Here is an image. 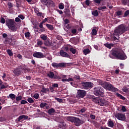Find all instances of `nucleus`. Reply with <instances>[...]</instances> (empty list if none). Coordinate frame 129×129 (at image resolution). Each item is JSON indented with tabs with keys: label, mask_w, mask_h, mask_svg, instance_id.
<instances>
[{
	"label": "nucleus",
	"mask_w": 129,
	"mask_h": 129,
	"mask_svg": "<svg viewBox=\"0 0 129 129\" xmlns=\"http://www.w3.org/2000/svg\"><path fill=\"white\" fill-rule=\"evenodd\" d=\"M15 22L16 23H19V22H21V19L19 18V17H16L15 18Z\"/></svg>",
	"instance_id": "69168bd1"
},
{
	"label": "nucleus",
	"mask_w": 129,
	"mask_h": 129,
	"mask_svg": "<svg viewBox=\"0 0 129 129\" xmlns=\"http://www.w3.org/2000/svg\"><path fill=\"white\" fill-rule=\"evenodd\" d=\"M128 15H129V10H126L124 13L123 17L126 18V17L128 16Z\"/></svg>",
	"instance_id": "ea45409f"
},
{
	"label": "nucleus",
	"mask_w": 129,
	"mask_h": 129,
	"mask_svg": "<svg viewBox=\"0 0 129 129\" xmlns=\"http://www.w3.org/2000/svg\"><path fill=\"white\" fill-rule=\"evenodd\" d=\"M46 103H41L40 106L41 108L45 107L46 106Z\"/></svg>",
	"instance_id": "49530a36"
},
{
	"label": "nucleus",
	"mask_w": 129,
	"mask_h": 129,
	"mask_svg": "<svg viewBox=\"0 0 129 129\" xmlns=\"http://www.w3.org/2000/svg\"><path fill=\"white\" fill-rule=\"evenodd\" d=\"M90 118H91V119L95 120L96 118V116L94 114H91L90 115Z\"/></svg>",
	"instance_id": "864d4df0"
},
{
	"label": "nucleus",
	"mask_w": 129,
	"mask_h": 129,
	"mask_svg": "<svg viewBox=\"0 0 129 129\" xmlns=\"http://www.w3.org/2000/svg\"><path fill=\"white\" fill-rule=\"evenodd\" d=\"M104 94L103 88L101 87H96L94 88V94L96 96H101Z\"/></svg>",
	"instance_id": "423d86ee"
},
{
	"label": "nucleus",
	"mask_w": 129,
	"mask_h": 129,
	"mask_svg": "<svg viewBox=\"0 0 129 129\" xmlns=\"http://www.w3.org/2000/svg\"><path fill=\"white\" fill-rule=\"evenodd\" d=\"M115 117L117 118V119L119 120L124 121L126 119L125 114H122L120 113H116L115 115Z\"/></svg>",
	"instance_id": "1a4fd4ad"
},
{
	"label": "nucleus",
	"mask_w": 129,
	"mask_h": 129,
	"mask_svg": "<svg viewBox=\"0 0 129 129\" xmlns=\"http://www.w3.org/2000/svg\"><path fill=\"white\" fill-rule=\"evenodd\" d=\"M82 85L84 87V89H87L92 87L93 84L89 82H82Z\"/></svg>",
	"instance_id": "9b49d317"
},
{
	"label": "nucleus",
	"mask_w": 129,
	"mask_h": 129,
	"mask_svg": "<svg viewBox=\"0 0 129 129\" xmlns=\"http://www.w3.org/2000/svg\"><path fill=\"white\" fill-rule=\"evenodd\" d=\"M0 23L2 24H5L6 23V19L4 17H2L1 18Z\"/></svg>",
	"instance_id": "79ce46f5"
},
{
	"label": "nucleus",
	"mask_w": 129,
	"mask_h": 129,
	"mask_svg": "<svg viewBox=\"0 0 129 129\" xmlns=\"http://www.w3.org/2000/svg\"><path fill=\"white\" fill-rule=\"evenodd\" d=\"M74 80L72 78L62 79L61 81H73Z\"/></svg>",
	"instance_id": "e433bc0d"
},
{
	"label": "nucleus",
	"mask_w": 129,
	"mask_h": 129,
	"mask_svg": "<svg viewBox=\"0 0 129 129\" xmlns=\"http://www.w3.org/2000/svg\"><path fill=\"white\" fill-rule=\"evenodd\" d=\"M54 100H56L57 102H59L60 103L62 102V99L59 98H54Z\"/></svg>",
	"instance_id": "c03bdc74"
},
{
	"label": "nucleus",
	"mask_w": 129,
	"mask_h": 129,
	"mask_svg": "<svg viewBox=\"0 0 129 129\" xmlns=\"http://www.w3.org/2000/svg\"><path fill=\"white\" fill-rule=\"evenodd\" d=\"M51 66L54 68H65L66 67V63L64 62H53L51 63Z\"/></svg>",
	"instance_id": "0eeeda50"
},
{
	"label": "nucleus",
	"mask_w": 129,
	"mask_h": 129,
	"mask_svg": "<svg viewBox=\"0 0 129 129\" xmlns=\"http://www.w3.org/2000/svg\"><path fill=\"white\" fill-rule=\"evenodd\" d=\"M59 125L60 126V128L64 129L66 128V126L67 125V124L65 123V122L63 121V122L60 123Z\"/></svg>",
	"instance_id": "b1692460"
},
{
	"label": "nucleus",
	"mask_w": 129,
	"mask_h": 129,
	"mask_svg": "<svg viewBox=\"0 0 129 129\" xmlns=\"http://www.w3.org/2000/svg\"><path fill=\"white\" fill-rule=\"evenodd\" d=\"M70 51L72 53V54H75L76 53V49L74 48H71Z\"/></svg>",
	"instance_id": "58836bf2"
},
{
	"label": "nucleus",
	"mask_w": 129,
	"mask_h": 129,
	"mask_svg": "<svg viewBox=\"0 0 129 129\" xmlns=\"http://www.w3.org/2000/svg\"><path fill=\"white\" fill-rule=\"evenodd\" d=\"M45 21H44V20L42 21V22H41L39 24V28H42L43 26V24H45Z\"/></svg>",
	"instance_id": "052dcab7"
},
{
	"label": "nucleus",
	"mask_w": 129,
	"mask_h": 129,
	"mask_svg": "<svg viewBox=\"0 0 129 129\" xmlns=\"http://www.w3.org/2000/svg\"><path fill=\"white\" fill-rule=\"evenodd\" d=\"M53 88H58V85L57 83H54V84L52 85V87Z\"/></svg>",
	"instance_id": "0e129e2a"
},
{
	"label": "nucleus",
	"mask_w": 129,
	"mask_h": 129,
	"mask_svg": "<svg viewBox=\"0 0 129 129\" xmlns=\"http://www.w3.org/2000/svg\"><path fill=\"white\" fill-rule=\"evenodd\" d=\"M45 21H44V20L42 21V22H41L39 24V28H42L43 26V24H45Z\"/></svg>",
	"instance_id": "680f3d73"
},
{
	"label": "nucleus",
	"mask_w": 129,
	"mask_h": 129,
	"mask_svg": "<svg viewBox=\"0 0 129 129\" xmlns=\"http://www.w3.org/2000/svg\"><path fill=\"white\" fill-rule=\"evenodd\" d=\"M123 92L125 93H129V89L128 88L125 87L123 89Z\"/></svg>",
	"instance_id": "37998d69"
},
{
	"label": "nucleus",
	"mask_w": 129,
	"mask_h": 129,
	"mask_svg": "<svg viewBox=\"0 0 129 129\" xmlns=\"http://www.w3.org/2000/svg\"><path fill=\"white\" fill-rule=\"evenodd\" d=\"M104 46H105L106 48H107V49H109V50H110L111 48L114 47V44L106 43L104 44Z\"/></svg>",
	"instance_id": "dca6fc26"
},
{
	"label": "nucleus",
	"mask_w": 129,
	"mask_h": 129,
	"mask_svg": "<svg viewBox=\"0 0 129 129\" xmlns=\"http://www.w3.org/2000/svg\"><path fill=\"white\" fill-rule=\"evenodd\" d=\"M28 102H29L30 103H34V100L33 99H32L31 98H28Z\"/></svg>",
	"instance_id": "09e8293b"
},
{
	"label": "nucleus",
	"mask_w": 129,
	"mask_h": 129,
	"mask_svg": "<svg viewBox=\"0 0 129 129\" xmlns=\"http://www.w3.org/2000/svg\"><path fill=\"white\" fill-rule=\"evenodd\" d=\"M18 18H20L21 20H24L25 19V17L23 15H19Z\"/></svg>",
	"instance_id": "774afa93"
},
{
	"label": "nucleus",
	"mask_w": 129,
	"mask_h": 129,
	"mask_svg": "<svg viewBox=\"0 0 129 129\" xmlns=\"http://www.w3.org/2000/svg\"><path fill=\"white\" fill-rule=\"evenodd\" d=\"M99 85H101L105 89L107 90L110 92H115L118 91V89L115 88L113 85L111 84L110 83L107 82L100 81L99 83Z\"/></svg>",
	"instance_id": "7ed1b4c3"
},
{
	"label": "nucleus",
	"mask_w": 129,
	"mask_h": 129,
	"mask_svg": "<svg viewBox=\"0 0 129 129\" xmlns=\"http://www.w3.org/2000/svg\"><path fill=\"white\" fill-rule=\"evenodd\" d=\"M101 2H103V0H94V3L95 4H100Z\"/></svg>",
	"instance_id": "6e6d98bb"
},
{
	"label": "nucleus",
	"mask_w": 129,
	"mask_h": 129,
	"mask_svg": "<svg viewBox=\"0 0 129 129\" xmlns=\"http://www.w3.org/2000/svg\"><path fill=\"white\" fill-rule=\"evenodd\" d=\"M26 38H30V32H27L25 33Z\"/></svg>",
	"instance_id": "13d9d810"
},
{
	"label": "nucleus",
	"mask_w": 129,
	"mask_h": 129,
	"mask_svg": "<svg viewBox=\"0 0 129 129\" xmlns=\"http://www.w3.org/2000/svg\"><path fill=\"white\" fill-rule=\"evenodd\" d=\"M55 109L54 108H51L50 109H49L48 111H47V113L49 115H51L53 113H54L55 112Z\"/></svg>",
	"instance_id": "5701e85b"
},
{
	"label": "nucleus",
	"mask_w": 129,
	"mask_h": 129,
	"mask_svg": "<svg viewBox=\"0 0 129 129\" xmlns=\"http://www.w3.org/2000/svg\"><path fill=\"white\" fill-rule=\"evenodd\" d=\"M13 73L16 76H19V75H21V73H22V72H21L18 69H16L14 70Z\"/></svg>",
	"instance_id": "6ab92c4d"
},
{
	"label": "nucleus",
	"mask_w": 129,
	"mask_h": 129,
	"mask_svg": "<svg viewBox=\"0 0 129 129\" xmlns=\"http://www.w3.org/2000/svg\"><path fill=\"white\" fill-rule=\"evenodd\" d=\"M74 80H80V76L75 75L73 77Z\"/></svg>",
	"instance_id": "a19ab883"
},
{
	"label": "nucleus",
	"mask_w": 129,
	"mask_h": 129,
	"mask_svg": "<svg viewBox=\"0 0 129 129\" xmlns=\"http://www.w3.org/2000/svg\"><path fill=\"white\" fill-rule=\"evenodd\" d=\"M83 53L84 55H86L87 54H89V53H90V50H89V48L85 49L83 50Z\"/></svg>",
	"instance_id": "cd10ccee"
},
{
	"label": "nucleus",
	"mask_w": 129,
	"mask_h": 129,
	"mask_svg": "<svg viewBox=\"0 0 129 129\" xmlns=\"http://www.w3.org/2000/svg\"><path fill=\"white\" fill-rule=\"evenodd\" d=\"M46 26L48 29V30H50V31H53V30H54V27L51 24H46Z\"/></svg>",
	"instance_id": "412c9836"
},
{
	"label": "nucleus",
	"mask_w": 129,
	"mask_h": 129,
	"mask_svg": "<svg viewBox=\"0 0 129 129\" xmlns=\"http://www.w3.org/2000/svg\"><path fill=\"white\" fill-rule=\"evenodd\" d=\"M106 9H107L106 8V6H101L100 7H98L97 8V9L99 10V11H102V12H103V10H106Z\"/></svg>",
	"instance_id": "473e14b6"
},
{
	"label": "nucleus",
	"mask_w": 129,
	"mask_h": 129,
	"mask_svg": "<svg viewBox=\"0 0 129 129\" xmlns=\"http://www.w3.org/2000/svg\"><path fill=\"white\" fill-rule=\"evenodd\" d=\"M129 30L128 26L124 24H122L116 27L114 31L113 35H122L124 34L125 32H127Z\"/></svg>",
	"instance_id": "f03ea898"
},
{
	"label": "nucleus",
	"mask_w": 129,
	"mask_h": 129,
	"mask_svg": "<svg viewBox=\"0 0 129 129\" xmlns=\"http://www.w3.org/2000/svg\"><path fill=\"white\" fill-rule=\"evenodd\" d=\"M121 111L122 112H123L126 111V109L125 106H122V107H121Z\"/></svg>",
	"instance_id": "e2e57ef3"
},
{
	"label": "nucleus",
	"mask_w": 129,
	"mask_h": 129,
	"mask_svg": "<svg viewBox=\"0 0 129 129\" xmlns=\"http://www.w3.org/2000/svg\"><path fill=\"white\" fill-rule=\"evenodd\" d=\"M49 91V89L48 88H42L41 90V92L46 93V92H48Z\"/></svg>",
	"instance_id": "bb28decb"
},
{
	"label": "nucleus",
	"mask_w": 129,
	"mask_h": 129,
	"mask_svg": "<svg viewBox=\"0 0 129 129\" xmlns=\"http://www.w3.org/2000/svg\"><path fill=\"white\" fill-rule=\"evenodd\" d=\"M41 2L43 5L46 6V7H48V6H50V5H52V4H53V2L51 0H41Z\"/></svg>",
	"instance_id": "f8f14e48"
},
{
	"label": "nucleus",
	"mask_w": 129,
	"mask_h": 129,
	"mask_svg": "<svg viewBox=\"0 0 129 129\" xmlns=\"http://www.w3.org/2000/svg\"><path fill=\"white\" fill-rule=\"evenodd\" d=\"M86 95V91L85 90H79L77 92V97L78 98H83Z\"/></svg>",
	"instance_id": "6e6552de"
},
{
	"label": "nucleus",
	"mask_w": 129,
	"mask_h": 129,
	"mask_svg": "<svg viewBox=\"0 0 129 129\" xmlns=\"http://www.w3.org/2000/svg\"><path fill=\"white\" fill-rule=\"evenodd\" d=\"M54 75H55L54 74V73H53V72H50L49 73L47 74V76H48L49 78H53Z\"/></svg>",
	"instance_id": "c756f323"
},
{
	"label": "nucleus",
	"mask_w": 129,
	"mask_h": 129,
	"mask_svg": "<svg viewBox=\"0 0 129 129\" xmlns=\"http://www.w3.org/2000/svg\"><path fill=\"white\" fill-rule=\"evenodd\" d=\"M22 96L21 95H19L18 96L16 97V100L17 101H19L22 100Z\"/></svg>",
	"instance_id": "4c0bfd02"
},
{
	"label": "nucleus",
	"mask_w": 129,
	"mask_h": 129,
	"mask_svg": "<svg viewBox=\"0 0 129 129\" xmlns=\"http://www.w3.org/2000/svg\"><path fill=\"white\" fill-rule=\"evenodd\" d=\"M86 111V109L85 108H83L81 109L80 111V113H83L84 112H85Z\"/></svg>",
	"instance_id": "5fc2aeb1"
},
{
	"label": "nucleus",
	"mask_w": 129,
	"mask_h": 129,
	"mask_svg": "<svg viewBox=\"0 0 129 129\" xmlns=\"http://www.w3.org/2000/svg\"><path fill=\"white\" fill-rule=\"evenodd\" d=\"M16 96L15 94L11 93L9 96H7V98L8 99H9L10 98V99L14 100L16 99Z\"/></svg>",
	"instance_id": "aec40b11"
},
{
	"label": "nucleus",
	"mask_w": 129,
	"mask_h": 129,
	"mask_svg": "<svg viewBox=\"0 0 129 129\" xmlns=\"http://www.w3.org/2000/svg\"><path fill=\"white\" fill-rule=\"evenodd\" d=\"M8 6L9 9H12L13 8V3L11 2H9L8 3Z\"/></svg>",
	"instance_id": "8fccbe9b"
},
{
	"label": "nucleus",
	"mask_w": 129,
	"mask_h": 129,
	"mask_svg": "<svg viewBox=\"0 0 129 129\" xmlns=\"http://www.w3.org/2000/svg\"><path fill=\"white\" fill-rule=\"evenodd\" d=\"M25 117L24 115H21V116H19V118H18V121H21L22 119H24V117Z\"/></svg>",
	"instance_id": "bf43d9fd"
},
{
	"label": "nucleus",
	"mask_w": 129,
	"mask_h": 129,
	"mask_svg": "<svg viewBox=\"0 0 129 129\" xmlns=\"http://www.w3.org/2000/svg\"><path fill=\"white\" fill-rule=\"evenodd\" d=\"M71 32L72 34L75 35L77 33V30L76 29H72Z\"/></svg>",
	"instance_id": "de8ad7c7"
},
{
	"label": "nucleus",
	"mask_w": 129,
	"mask_h": 129,
	"mask_svg": "<svg viewBox=\"0 0 129 129\" xmlns=\"http://www.w3.org/2000/svg\"><path fill=\"white\" fill-rule=\"evenodd\" d=\"M6 25L12 32H17V28L16 26L15 19H7L6 20Z\"/></svg>",
	"instance_id": "39448f33"
},
{
	"label": "nucleus",
	"mask_w": 129,
	"mask_h": 129,
	"mask_svg": "<svg viewBox=\"0 0 129 129\" xmlns=\"http://www.w3.org/2000/svg\"><path fill=\"white\" fill-rule=\"evenodd\" d=\"M40 38L41 39H42V40H43V41H44V42L45 41V40L48 38V36H47V35H45V34H42L40 35Z\"/></svg>",
	"instance_id": "393cba45"
},
{
	"label": "nucleus",
	"mask_w": 129,
	"mask_h": 129,
	"mask_svg": "<svg viewBox=\"0 0 129 129\" xmlns=\"http://www.w3.org/2000/svg\"><path fill=\"white\" fill-rule=\"evenodd\" d=\"M34 12L35 13L37 14V13H39L40 12V10L38 8H36L34 9Z\"/></svg>",
	"instance_id": "338daca9"
},
{
	"label": "nucleus",
	"mask_w": 129,
	"mask_h": 129,
	"mask_svg": "<svg viewBox=\"0 0 129 129\" xmlns=\"http://www.w3.org/2000/svg\"><path fill=\"white\" fill-rule=\"evenodd\" d=\"M59 54L61 57H64L65 58H69V57H70V55L63 50L60 51Z\"/></svg>",
	"instance_id": "ddd939ff"
},
{
	"label": "nucleus",
	"mask_w": 129,
	"mask_h": 129,
	"mask_svg": "<svg viewBox=\"0 0 129 129\" xmlns=\"http://www.w3.org/2000/svg\"><path fill=\"white\" fill-rule=\"evenodd\" d=\"M108 126L110 127H114V122L113 121L111 120V119H109L108 121V123H107Z\"/></svg>",
	"instance_id": "a211bd4d"
},
{
	"label": "nucleus",
	"mask_w": 129,
	"mask_h": 129,
	"mask_svg": "<svg viewBox=\"0 0 129 129\" xmlns=\"http://www.w3.org/2000/svg\"><path fill=\"white\" fill-rule=\"evenodd\" d=\"M7 53L10 56H12L14 55V53H13V51L11 49H8L7 50Z\"/></svg>",
	"instance_id": "2f4dec72"
},
{
	"label": "nucleus",
	"mask_w": 129,
	"mask_h": 129,
	"mask_svg": "<svg viewBox=\"0 0 129 129\" xmlns=\"http://www.w3.org/2000/svg\"><path fill=\"white\" fill-rule=\"evenodd\" d=\"M90 3H91V1L90 0H86L84 2L85 5L87 6V7H89L90 6Z\"/></svg>",
	"instance_id": "72a5a7b5"
},
{
	"label": "nucleus",
	"mask_w": 129,
	"mask_h": 129,
	"mask_svg": "<svg viewBox=\"0 0 129 129\" xmlns=\"http://www.w3.org/2000/svg\"><path fill=\"white\" fill-rule=\"evenodd\" d=\"M98 104L101 106H104V105H106L107 101H105L104 99H100L98 101Z\"/></svg>",
	"instance_id": "2eb2a0df"
},
{
	"label": "nucleus",
	"mask_w": 129,
	"mask_h": 129,
	"mask_svg": "<svg viewBox=\"0 0 129 129\" xmlns=\"http://www.w3.org/2000/svg\"><path fill=\"white\" fill-rule=\"evenodd\" d=\"M0 87L1 91L2 89H5L8 88L9 85L7 83H5L4 84H3V82L0 81Z\"/></svg>",
	"instance_id": "4468645a"
},
{
	"label": "nucleus",
	"mask_w": 129,
	"mask_h": 129,
	"mask_svg": "<svg viewBox=\"0 0 129 129\" xmlns=\"http://www.w3.org/2000/svg\"><path fill=\"white\" fill-rule=\"evenodd\" d=\"M94 28L92 30V35L93 36H95L97 35V30H96V27H94Z\"/></svg>",
	"instance_id": "4be33fe9"
},
{
	"label": "nucleus",
	"mask_w": 129,
	"mask_h": 129,
	"mask_svg": "<svg viewBox=\"0 0 129 129\" xmlns=\"http://www.w3.org/2000/svg\"><path fill=\"white\" fill-rule=\"evenodd\" d=\"M109 57L111 59L116 58L117 60H125L127 58L124 51L119 48L113 49L109 55Z\"/></svg>",
	"instance_id": "f257e3e1"
},
{
	"label": "nucleus",
	"mask_w": 129,
	"mask_h": 129,
	"mask_svg": "<svg viewBox=\"0 0 129 129\" xmlns=\"http://www.w3.org/2000/svg\"><path fill=\"white\" fill-rule=\"evenodd\" d=\"M116 95L117 96V97H120V99H122L123 100H125V98L122 95H120L119 93H116Z\"/></svg>",
	"instance_id": "c85d7f7f"
},
{
	"label": "nucleus",
	"mask_w": 129,
	"mask_h": 129,
	"mask_svg": "<svg viewBox=\"0 0 129 129\" xmlns=\"http://www.w3.org/2000/svg\"><path fill=\"white\" fill-rule=\"evenodd\" d=\"M33 57L37 58L38 59H42V58H45V55L42 52L35 51L33 54Z\"/></svg>",
	"instance_id": "9d476101"
},
{
	"label": "nucleus",
	"mask_w": 129,
	"mask_h": 129,
	"mask_svg": "<svg viewBox=\"0 0 129 129\" xmlns=\"http://www.w3.org/2000/svg\"><path fill=\"white\" fill-rule=\"evenodd\" d=\"M40 29L39 30V31H38V30L36 31V32H38V33H43V32H46V28L44 27H39Z\"/></svg>",
	"instance_id": "a878e982"
},
{
	"label": "nucleus",
	"mask_w": 129,
	"mask_h": 129,
	"mask_svg": "<svg viewBox=\"0 0 129 129\" xmlns=\"http://www.w3.org/2000/svg\"><path fill=\"white\" fill-rule=\"evenodd\" d=\"M67 119L71 122H74V124L77 127L85 123L84 119H80L79 118L75 116H68Z\"/></svg>",
	"instance_id": "20e7f679"
},
{
	"label": "nucleus",
	"mask_w": 129,
	"mask_h": 129,
	"mask_svg": "<svg viewBox=\"0 0 129 129\" xmlns=\"http://www.w3.org/2000/svg\"><path fill=\"white\" fill-rule=\"evenodd\" d=\"M64 4L63 3H60L58 5V8L60 10H63L64 9Z\"/></svg>",
	"instance_id": "c9c22d12"
},
{
	"label": "nucleus",
	"mask_w": 129,
	"mask_h": 129,
	"mask_svg": "<svg viewBox=\"0 0 129 129\" xmlns=\"http://www.w3.org/2000/svg\"><path fill=\"white\" fill-rule=\"evenodd\" d=\"M27 103H28V102L24 100H22L21 102H20V105H24Z\"/></svg>",
	"instance_id": "603ef678"
},
{
	"label": "nucleus",
	"mask_w": 129,
	"mask_h": 129,
	"mask_svg": "<svg viewBox=\"0 0 129 129\" xmlns=\"http://www.w3.org/2000/svg\"><path fill=\"white\" fill-rule=\"evenodd\" d=\"M44 43L45 46H48V47H51L52 45V42H51V40L49 39V38L44 41Z\"/></svg>",
	"instance_id": "f3484780"
},
{
	"label": "nucleus",
	"mask_w": 129,
	"mask_h": 129,
	"mask_svg": "<svg viewBox=\"0 0 129 129\" xmlns=\"http://www.w3.org/2000/svg\"><path fill=\"white\" fill-rule=\"evenodd\" d=\"M37 46H41L43 44V41L41 40H38L37 43Z\"/></svg>",
	"instance_id": "3c124183"
},
{
	"label": "nucleus",
	"mask_w": 129,
	"mask_h": 129,
	"mask_svg": "<svg viewBox=\"0 0 129 129\" xmlns=\"http://www.w3.org/2000/svg\"><path fill=\"white\" fill-rule=\"evenodd\" d=\"M33 97H34L35 99H38L39 97V94L38 93H36L33 96Z\"/></svg>",
	"instance_id": "a18cd8bd"
},
{
	"label": "nucleus",
	"mask_w": 129,
	"mask_h": 129,
	"mask_svg": "<svg viewBox=\"0 0 129 129\" xmlns=\"http://www.w3.org/2000/svg\"><path fill=\"white\" fill-rule=\"evenodd\" d=\"M121 2L123 6H125V5H126V3H127V0H121Z\"/></svg>",
	"instance_id": "4d7b16f0"
},
{
	"label": "nucleus",
	"mask_w": 129,
	"mask_h": 129,
	"mask_svg": "<svg viewBox=\"0 0 129 129\" xmlns=\"http://www.w3.org/2000/svg\"><path fill=\"white\" fill-rule=\"evenodd\" d=\"M116 15L117 16L119 17L122 15V11H118L116 12Z\"/></svg>",
	"instance_id": "f704fd0d"
},
{
	"label": "nucleus",
	"mask_w": 129,
	"mask_h": 129,
	"mask_svg": "<svg viewBox=\"0 0 129 129\" xmlns=\"http://www.w3.org/2000/svg\"><path fill=\"white\" fill-rule=\"evenodd\" d=\"M92 14L94 17H98V11H97V10L93 11L92 12Z\"/></svg>",
	"instance_id": "7c9ffc66"
}]
</instances>
